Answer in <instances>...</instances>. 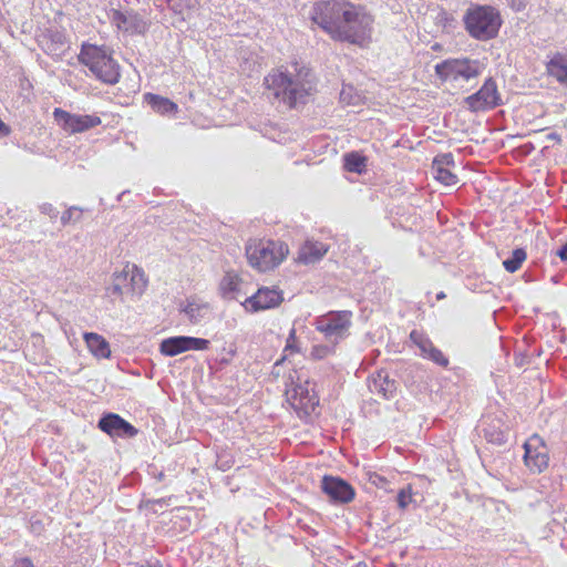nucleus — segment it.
Instances as JSON below:
<instances>
[{"instance_id":"f257e3e1","label":"nucleus","mask_w":567,"mask_h":567,"mask_svg":"<svg viewBox=\"0 0 567 567\" xmlns=\"http://www.w3.org/2000/svg\"><path fill=\"white\" fill-rule=\"evenodd\" d=\"M285 70H277L265 78L269 92L289 107L305 104L313 87V74L310 69L300 66L297 62Z\"/></svg>"},{"instance_id":"f03ea898","label":"nucleus","mask_w":567,"mask_h":567,"mask_svg":"<svg viewBox=\"0 0 567 567\" xmlns=\"http://www.w3.org/2000/svg\"><path fill=\"white\" fill-rule=\"evenodd\" d=\"M352 4L337 0L320 1L313 6L312 20L333 39L354 43V12Z\"/></svg>"},{"instance_id":"7ed1b4c3","label":"nucleus","mask_w":567,"mask_h":567,"mask_svg":"<svg viewBox=\"0 0 567 567\" xmlns=\"http://www.w3.org/2000/svg\"><path fill=\"white\" fill-rule=\"evenodd\" d=\"M79 61L87 66L97 80L105 84L114 85L120 80V65L112 58L106 47H97L90 43L82 44Z\"/></svg>"},{"instance_id":"20e7f679","label":"nucleus","mask_w":567,"mask_h":567,"mask_svg":"<svg viewBox=\"0 0 567 567\" xmlns=\"http://www.w3.org/2000/svg\"><path fill=\"white\" fill-rule=\"evenodd\" d=\"M288 246L279 240H249L246 246V256L249 265L260 272L274 269L288 255Z\"/></svg>"},{"instance_id":"39448f33","label":"nucleus","mask_w":567,"mask_h":567,"mask_svg":"<svg viewBox=\"0 0 567 567\" xmlns=\"http://www.w3.org/2000/svg\"><path fill=\"white\" fill-rule=\"evenodd\" d=\"M464 23L471 37L480 41H487L497 35L502 19L493 7L476 6L467 9Z\"/></svg>"},{"instance_id":"423d86ee","label":"nucleus","mask_w":567,"mask_h":567,"mask_svg":"<svg viewBox=\"0 0 567 567\" xmlns=\"http://www.w3.org/2000/svg\"><path fill=\"white\" fill-rule=\"evenodd\" d=\"M483 70L481 61L468 58L447 59L435 65V73L441 80L454 82L476 79Z\"/></svg>"},{"instance_id":"0eeeda50","label":"nucleus","mask_w":567,"mask_h":567,"mask_svg":"<svg viewBox=\"0 0 567 567\" xmlns=\"http://www.w3.org/2000/svg\"><path fill=\"white\" fill-rule=\"evenodd\" d=\"M290 385L286 389V399L291 408L297 412L300 419L309 416L318 406L319 398L315 393H310L308 382L306 384L295 383L293 375L290 374Z\"/></svg>"},{"instance_id":"6e6552de","label":"nucleus","mask_w":567,"mask_h":567,"mask_svg":"<svg viewBox=\"0 0 567 567\" xmlns=\"http://www.w3.org/2000/svg\"><path fill=\"white\" fill-rule=\"evenodd\" d=\"M351 317V311L329 312L317 319L316 327L317 330L324 333L330 342L337 343L340 339L349 336Z\"/></svg>"},{"instance_id":"1a4fd4ad","label":"nucleus","mask_w":567,"mask_h":567,"mask_svg":"<svg viewBox=\"0 0 567 567\" xmlns=\"http://www.w3.org/2000/svg\"><path fill=\"white\" fill-rule=\"evenodd\" d=\"M284 301L282 291L277 287H261L241 302L246 311L259 312L279 307Z\"/></svg>"},{"instance_id":"9d476101","label":"nucleus","mask_w":567,"mask_h":567,"mask_svg":"<svg viewBox=\"0 0 567 567\" xmlns=\"http://www.w3.org/2000/svg\"><path fill=\"white\" fill-rule=\"evenodd\" d=\"M53 117L64 131L71 134L84 132L101 124V118L96 115L72 114L62 109H55Z\"/></svg>"},{"instance_id":"9b49d317","label":"nucleus","mask_w":567,"mask_h":567,"mask_svg":"<svg viewBox=\"0 0 567 567\" xmlns=\"http://www.w3.org/2000/svg\"><path fill=\"white\" fill-rule=\"evenodd\" d=\"M499 101L497 85L491 78L485 81L476 93L465 99V103L472 112L492 110L499 104Z\"/></svg>"},{"instance_id":"f8f14e48","label":"nucleus","mask_w":567,"mask_h":567,"mask_svg":"<svg viewBox=\"0 0 567 567\" xmlns=\"http://www.w3.org/2000/svg\"><path fill=\"white\" fill-rule=\"evenodd\" d=\"M209 340L178 336L164 339L159 344V351L162 354L167 357H175L188 350H207L209 347Z\"/></svg>"},{"instance_id":"ddd939ff","label":"nucleus","mask_w":567,"mask_h":567,"mask_svg":"<svg viewBox=\"0 0 567 567\" xmlns=\"http://www.w3.org/2000/svg\"><path fill=\"white\" fill-rule=\"evenodd\" d=\"M524 461L530 471L540 473L548 466L549 457L539 436L533 435L524 444Z\"/></svg>"},{"instance_id":"4468645a","label":"nucleus","mask_w":567,"mask_h":567,"mask_svg":"<svg viewBox=\"0 0 567 567\" xmlns=\"http://www.w3.org/2000/svg\"><path fill=\"white\" fill-rule=\"evenodd\" d=\"M321 488L333 503L346 504L351 502L354 497L352 486L340 477L323 476Z\"/></svg>"},{"instance_id":"2eb2a0df","label":"nucleus","mask_w":567,"mask_h":567,"mask_svg":"<svg viewBox=\"0 0 567 567\" xmlns=\"http://www.w3.org/2000/svg\"><path fill=\"white\" fill-rule=\"evenodd\" d=\"M97 426L112 437H133L137 434V430L131 423L115 413L104 414L99 420Z\"/></svg>"},{"instance_id":"dca6fc26","label":"nucleus","mask_w":567,"mask_h":567,"mask_svg":"<svg viewBox=\"0 0 567 567\" xmlns=\"http://www.w3.org/2000/svg\"><path fill=\"white\" fill-rule=\"evenodd\" d=\"M454 164L451 153L437 155L432 163V173L440 183L445 186H454L457 184V176L449 169Z\"/></svg>"},{"instance_id":"f3484780","label":"nucleus","mask_w":567,"mask_h":567,"mask_svg":"<svg viewBox=\"0 0 567 567\" xmlns=\"http://www.w3.org/2000/svg\"><path fill=\"white\" fill-rule=\"evenodd\" d=\"M410 339L419 347L421 354L424 358L432 360L441 367H446L449 364V359L442 353V351L434 347L432 341L421 332L413 330L410 333Z\"/></svg>"},{"instance_id":"a211bd4d","label":"nucleus","mask_w":567,"mask_h":567,"mask_svg":"<svg viewBox=\"0 0 567 567\" xmlns=\"http://www.w3.org/2000/svg\"><path fill=\"white\" fill-rule=\"evenodd\" d=\"M373 17L362 7L357 6V45L368 47L372 41Z\"/></svg>"},{"instance_id":"6ab92c4d","label":"nucleus","mask_w":567,"mask_h":567,"mask_svg":"<svg viewBox=\"0 0 567 567\" xmlns=\"http://www.w3.org/2000/svg\"><path fill=\"white\" fill-rule=\"evenodd\" d=\"M368 388L371 393H377L383 398H389L395 391V381L389 378V373L384 370L378 371L368 379Z\"/></svg>"},{"instance_id":"aec40b11","label":"nucleus","mask_w":567,"mask_h":567,"mask_svg":"<svg viewBox=\"0 0 567 567\" xmlns=\"http://www.w3.org/2000/svg\"><path fill=\"white\" fill-rule=\"evenodd\" d=\"M328 247L320 241L307 240L299 249L298 261L305 265L315 264L327 254Z\"/></svg>"},{"instance_id":"412c9836","label":"nucleus","mask_w":567,"mask_h":567,"mask_svg":"<svg viewBox=\"0 0 567 567\" xmlns=\"http://www.w3.org/2000/svg\"><path fill=\"white\" fill-rule=\"evenodd\" d=\"M549 76L567 87V55L555 53L546 64Z\"/></svg>"},{"instance_id":"4be33fe9","label":"nucleus","mask_w":567,"mask_h":567,"mask_svg":"<svg viewBox=\"0 0 567 567\" xmlns=\"http://www.w3.org/2000/svg\"><path fill=\"white\" fill-rule=\"evenodd\" d=\"M84 341L90 352L97 359H107L111 357L109 342L95 332H85Z\"/></svg>"},{"instance_id":"5701e85b","label":"nucleus","mask_w":567,"mask_h":567,"mask_svg":"<svg viewBox=\"0 0 567 567\" xmlns=\"http://www.w3.org/2000/svg\"><path fill=\"white\" fill-rule=\"evenodd\" d=\"M240 284H241V279L236 272H234V271L226 272L219 284V289L221 291L223 297L225 299H230V300L237 299V293L240 290Z\"/></svg>"},{"instance_id":"b1692460","label":"nucleus","mask_w":567,"mask_h":567,"mask_svg":"<svg viewBox=\"0 0 567 567\" xmlns=\"http://www.w3.org/2000/svg\"><path fill=\"white\" fill-rule=\"evenodd\" d=\"M145 101L154 111L161 114H169L177 111V105L174 102L156 94H145Z\"/></svg>"},{"instance_id":"393cba45","label":"nucleus","mask_w":567,"mask_h":567,"mask_svg":"<svg viewBox=\"0 0 567 567\" xmlns=\"http://www.w3.org/2000/svg\"><path fill=\"white\" fill-rule=\"evenodd\" d=\"M147 285V279L145 277L144 271L135 266H130V275H128V290L133 295H142Z\"/></svg>"},{"instance_id":"a878e982","label":"nucleus","mask_w":567,"mask_h":567,"mask_svg":"<svg viewBox=\"0 0 567 567\" xmlns=\"http://www.w3.org/2000/svg\"><path fill=\"white\" fill-rule=\"evenodd\" d=\"M499 420H492L491 423L484 424V437L493 444L502 445L506 442V433L501 429Z\"/></svg>"},{"instance_id":"bb28decb","label":"nucleus","mask_w":567,"mask_h":567,"mask_svg":"<svg viewBox=\"0 0 567 567\" xmlns=\"http://www.w3.org/2000/svg\"><path fill=\"white\" fill-rule=\"evenodd\" d=\"M182 311L187 316L192 323H198L208 315L209 308L206 303H198L195 300H192L187 302Z\"/></svg>"},{"instance_id":"cd10ccee","label":"nucleus","mask_w":567,"mask_h":567,"mask_svg":"<svg viewBox=\"0 0 567 567\" xmlns=\"http://www.w3.org/2000/svg\"><path fill=\"white\" fill-rule=\"evenodd\" d=\"M110 18L112 23L120 30L125 32H133L135 30L134 18L132 16H127L118 10H112Z\"/></svg>"},{"instance_id":"c85d7f7f","label":"nucleus","mask_w":567,"mask_h":567,"mask_svg":"<svg viewBox=\"0 0 567 567\" xmlns=\"http://www.w3.org/2000/svg\"><path fill=\"white\" fill-rule=\"evenodd\" d=\"M526 256V251L523 248H516L513 250L512 256L503 261V266L508 272H515L520 268Z\"/></svg>"},{"instance_id":"c756f323","label":"nucleus","mask_w":567,"mask_h":567,"mask_svg":"<svg viewBox=\"0 0 567 567\" xmlns=\"http://www.w3.org/2000/svg\"><path fill=\"white\" fill-rule=\"evenodd\" d=\"M413 502V493L411 486H406L396 495V503L400 509L404 511Z\"/></svg>"},{"instance_id":"7c9ffc66","label":"nucleus","mask_w":567,"mask_h":567,"mask_svg":"<svg viewBox=\"0 0 567 567\" xmlns=\"http://www.w3.org/2000/svg\"><path fill=\"white\" fill-rule=\"evenodd\" d=\"M83 209L72 206L68 210H65L61 216V224L63 226L70 223H78L81 219Z\"/></svg>"},{"instance_id":"2f4dec72","label":"nucleus","mask_w":567,"mask_h":567,"mask_svg":"<svg viewBox=\"0 0 567 567\" xmlns=\"http://www.w3.org/2000/svg\"><path fill=\"white\" fill-rule=\"evenodd\" d=\"M128 275H130V265H126L121 272L114 274L112 281L114 284H118V286L122 287L126 292H130Z\"/></svg>"},{"instance_id":"473e14b6","label":"nucleus","mask_w":567,"mask_h":567,"mask_svg":"<svg viewBox=\"0 0 567 567\" xmlns=\"http://www.w3.org/2000/svg\"><path fill=\"white\" fill-rule=\"evenodd\" d=\"M331 352V348L326 344L315 346L311 350V357L315 359H323Z\"/></svg>"},{"instance_id":"72a5a7b5","label":"nucleus","mask_w":567,"mask_h":567,"mask_svg":"<svg viewBox=\"0 0 567 567\" xmlns=\"http://www.w3.org/2000/svg\"><path fill=\"white\" fill-rule=\"evenodd\" d=\"M106 292L110 297L122 298V296L126 292L118 284H112L106 288Z\"/></svg>"},{"instance_id":"f704fd0d","label":"nucleus","mask_w":567,"mask_h":567,"mask_svg":"<svg viewBox=\"0 0 567 567\" xmlns=\"http://www.w3.org/2000/svg\"><path fill=\"white\" fill-rule=\"evenodd\" d=\"M368 480L372 485H375L377 487H384L386 484V480L382 476H380L377 473H367Z\"/></svg>"},{"instance_id":"c9c22d12","label":"nucleus","mask_w":567,"mask_h":567,"mask_svg":"<svg viewBox=\"0 0 567 567\" xmlns=\"http://www.w3.org/2000/svg\"><path fill=\"white\" fill-rule=\"evenodd\" d=\"M344 169L348 173H354V151L344 154Z\"/></svg>"},{"instance_id":"e433bc0d","label":"nucleus","mask_w":567,"mask_h":567,"mask_svg":"<svg viewBox=\"0 0 567 567\" xmlns=\"http://www.w3.org/2000/svg\"><path fill=\"white\" fill-rule=\"evenodd\" d=\"M40 212L48 215L51 219H56L59 212L49 203H44L40 206Z\"/></svg>"},{"instance_id":"4c0bfd02","label":"nucleus","mask_w":567,"mask_h":567,"mask_svg":"<svg viewBox=\"0 0 567 567\" xmlns=\"http://www.w3.org/2000/svg\"><path fill=\"white\" fill-rule=\"evenodd\" d=\"M50 39L52 41V44L54 45V49H52L53 51H55L58 48V45H63L64 44V35L56 31V32H52L50 34Z\"/></svg>"},{"instance_id":"58836bf2","label":"nucleus","mask_w":567,"mask_h":567,"mask_svg":"<svg viewBox=\"0 0 567 567\" xmlns=\"http://www.w3.org/2000/svg\"><path fill=\"white\" fill-rule=\"evenodd\" d=\"M367 157L357 152V175L362 174L365 171Z\"/></svg>"},{"instance_id":"ea45409f","label":"nucleus","mask_w":567,"mask_h":567,"mask_svg":"<svg viewBox=\"0 0 567 567\" xmlns=\"http://www.w3.org/2000/svg\"><path fill=\"white\" fill-rule=\"evenodd\" d=\"M555 255L559 257L561 261L567 262V243L557 249Z\"/></svg>"},{"instance_id":"a19ab883","label":"nucleus","mask_w":567,"mask_h":567,"mask_svg":"<svg viewBox=\"0 0 567 567\" xmlns=\"http://www.w3.org/2000/svg\"><path fill=\"white\" fill-rule=\"evenodd\" d=\"M14 567H33V564L29 558H21L16 561Z\"/></svg>"},{"instance_id":"79ce46f5","label":"nucleus","mask_w":567,"mask_h":567,"mask_svg":"<svg viewBox=\"0 0 567 567\" xmlns=\"http://www.w3.org/2000/svg\"><path fill=\"white\" fill-rule=\"evenodd\" d=\"M548 138H549V140H554V141H558V142L560 141L559 135H558V134H556V133H550V134L548 135Z\"/></svg>"},{"instance_id":"37998d69","label":"nucleus","mask_w":567,"mask_h":567,"mask_svg":"<svg viewBox=\"0 0 567 567\" xmlns=\"http://www.w3.org/2000/svg\"><path fill=\"white\" fill-rule=\"evenodd\" d=\"M295 334H296V331H295V329H292V330L290 331V334H289V339H288V343H287L286 349L290 348V343H289V341H290V339H293V338H295Z\"/></svg>"},{"instance_id":"c03bdc74","label":"nucleus","mask_w":567,"mask_h":567,"mask_svg":"<svg viewBox=\"0 0 567 567\" xmlns=\"http://www.w3.org/2000/svg\"><path fill=\"white\" fill-rule=\"evenodd\" d=\"M436 298L443 299V298H445V293L441 291L440 293H437Z\"/></svg>"},{"instance_id":"a18cd8bd","label":"nucleus","mask_w":567,"mask_h":567,"mask_svg":"<svg viewBox=\"0 0 567 567\" xmlns=\"http://www.w3.org/2000/svg\"><path fill=\"white\" fill-rule=\"evenodd\" d=\"M341 100L346 101V91L342 90L340 93Z\"/></svg>"},{"instance_id":"49530a36","label":"nucleus","mask_w":567,"mask_h":567,"mask_svg":"<svg viewBox=\"0 0 567 567\" xmlns=\"http://www.w3.org/2000/svg\"><path fill=\"white\" fill-rule=\"evenodd\" d=\"M357 567H368V564L360 561V563L357 564Z\"/></svg>"},{"instance_id":"de8ad7c7","label":"nucleus","mask_w":567,"mask_h":567,"mask_svg":"<svg viewBox=\"0 0 567 567\" xmlns=\"http://www.w3.org/2000/svg\"><path fill=\"white\" fill-rule=\"evenodd\" d=\"M433 50H440L441 49V45L439 43H435L433 47H432Z\"/></svg>"},{"instance_id":"09e8293b","label":"nucleus","mask_w":567,"mask_h":567,"mask_svg":"<svg viewBox=\"0 0 567 567\" xmlns=\"http://www.w3.org/2000/svg\"><path fill=\"white\" fill-rule=\"evenodd\" d=\"M163 477H164V474H163V473H159V475H158V480H163Z\"/></svg>"}]
</instances>
